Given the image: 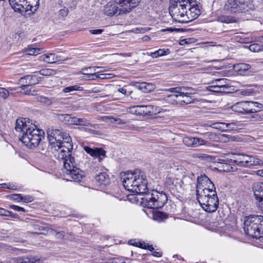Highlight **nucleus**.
<instances>
[{"label":"nucleus","mask_w":263,"mask_h":263,"mask_svg":"<svg viewBox=\"0 0 263 263\" xmlns=\"http://www.w3.org/2000/svg\"><path fill=\"white\" fill-rule=\"evenodd\" d=\"M234 68L238 74L242 76L253 72V70L251 69V66L249 64L245 63L236 64L234 66Z\"/></svg>","instance_id":"20"},{"label":"nucleus","mask_w":263,"mask_h":263,"mask_svg":"<svg viewBox=\"0 0 263 263\" xmlns=\"http://www.w3.org/2000/svg\"><path fill=\"white\" fill-rule=\"evenodd\" d=\"M12 8L16 12L22 13L30 11L34 13L37 9L39 0H9Z\"/></svg>","instance_id":"7"},{"label":"nucleus","mask_w":263,"mask_h":263,"mask_svg":"<svg viewBox=\"0 0 263 263\" xmlns=\"http://www.w3.org/2000/svg\"><path fill=\"white\" fill-rule=\"evenodd\" d=\"M155 219H163L167 218L166 214L163 212H158L154 215Z\"/></svg>","instance_id":"54"},{"label":"nucleus","mask_w":263,"mask_h":263,"mask_svg":"<svg viewBox=\"0 0 263 263\" xmlns=\"http://www.w3.org/2000/svg\"><path fill=\"white\" fill-rule=\"evenodd\" d=\"M196 194L197 199L202 198L203 196H205L208 198H211L213 197V196H217L215 186L214 188L209 187L203 190H200L199 191L198 190V191L196 192Z\"/></svg>","instance_id":"19"},{"label":"nucleus","mask_w":263,"mask_h":263,"mask_svg":"<svg viewBox=\"0 0 263 263\" xmlns=\"http://www.w3.org/2000/svg\"><path fill=\"white\" fill-rule=\"evenodd\" d=\"M138 109V114L151 115L153 112L152 105H137L134 106L132 109Z\"/></svg>","instance_id":"26"},{"label":"nucleus","mask_w":263,"mask_h":263,"mask_svg":"<svg viewBox=\"0 0 263 263\" xmlns=\"http://www.w3.org/2000/svg\"><path fill=\"white\" fill-rule=\"evenodd\" d=\"M58 119L69 125H76L77 117L72 116L70 114H59Z\"/></svg>","instance_id":"24"},{"label":"nucleus","mask_w":263,"mask_h":263,"mask_svg":"<svg viewBox=\"0 0 263 263\" xmlns=\"http://www.w3.org/2000/svg\"><path fill=\"white\" fill-rule=\"evenodd\" d=\"M43 51L42 48L28 47L26 49V53L28 55H36Z\"/></svg>","instance_id":"41"},{"label":"nucleus","mask_w":263,"mask_h":263,"mask_svg":"<svg viewBox=\"0 0 263 263\" xmlns=\"http://www.w3.org/2000/svg\"><path fill=\"white\" fill-rule=\"evenodd\" d=\"M184 88L183 87H178L174 88H171L168 89V91L172 92H175L178 93L177 95H180L183 93V91Z\"/></svg>","instance_id":"48"},{"label":"nucleus","mask_w":263,"mask_h":263,"mask_svg":"<svg viewBox=\"0 0 263 263\" xmlns=\"http://www.w3.org/2000/svg\"><path fill=\"white\" fill-rule=\"evenodd\" d=\"M153 255L156 257H160L162 255V253L154 250L153 251Z\"/></svg>","instance_id":"64"},{"label":"nucleus","mask_w":263,"mask_h":263,"mask_svg":"<svg viewBox=\"0 0 263 263\" xmlns=\"http://www.w3.org/2000/svg\"><path fill=\"white\" fill-rule=\"evenodd\" d=\"M204 138L213 141H218V135L212 132H207L203 134Z\"/></svg>","instance_id":"43"},{"label":"nucleus","mask_w":263,"mask_h":263,"mask_svg":"<svg viewBox=\"0 0 263 263\" xmlns=\"http://www.w3.org/2000/svg\"><path fill=\"white\" fill-rule=\"evenodd\" d=\"M0 187H2V188H7V189H8L14 190V189L12 187H11L10 186V185H8L6 183L0 184Z\"/></svg>","instance_id":"63"},{"label":"nucleus","mask_w":263,"mask_h":263,"mask_svg":"<svg viewBox=\"0 0 263 263\" xmlns=\"http://www.w3.org/2000/svg\"><path fill=\"white\" fill-rule=\"evenodd\" d=\"M146 243H145L144 242L138 241L137 247L145 249L146 248Z\"/></svg>","instance_id":"61"},{"label":"nucleus","mask_w":263,"mask_h":263,"mask_svg":"<svg viewBox=\"0 0 263 263\" xmlns=\"http://www.w3.org/2000/svg\"><path fill=\"white\" fill-rule=\"evenodd\" d=\"M47 134L49 149L55 159L63 161V173L74 181H81L85 177L84 173L75 166L72 154L73 145L69 134L57 129L48 131Z\"/></svg>","instance_id":"1"},{"label":"nucleus","mask_w":263,"mask_h":263,"mask_svg":"<svg viewBox=\"0 0 263 263\" xmlns=\"http://www.w3.org/2000/svg\"><path fill=\"white\" fill-rule=\"evenodd\" d=\"M85 151L94 158H98L101 161L106 156V152L102 148L96 147L90 148L87 146L84 147Z\"/></svg>","instance_id":"16"},{"label":"nucleus","mask_w":263,"mask_h":263,"mask_svg":"<svg viewBox=\"0 0 263 263\" xmlns=\"http://www.w3.org/2000/svg\"><path fill=\"white\" fill-rule=\"evenodd\" d=\"M254 8L252 0H227L224 9L231 12L242 13Z\"/></svg>","instance_id":"6"},{"label":"nucleus","mask_w":263,"mask_h":263,"mask_svg":"<svg viewBox=\"0 0 263 263\" xmlns=\"http://www.w3.org/2000/svg\"><path fill=\"white\" fill-rule=\"evenodd\" d=\"M234 162L240 166L249 167L260 164L261 161L252 156L243 154H233Z\"/></svg>","instance_id":"8"},{"label":"nucleus","mask_w":263,"mask_h":263,"mask_svg":"<svg viewBox=\"0 0 263 263\" xmlns=\"http://www.w3.org/2000/svg\"><path fill=\"white\" fill-rule=\"evenodd\" d=\"M103 120L106 121L107 120H110L111 123H116L117 124H124L126 123L124 120H122L119 118H114L111 116H105L103 117Z\"/></svg>","instance_id":"33"},{"label":"nucleus","mask_w":263,"mask_h":263,"mask_svg":"<svg viewBox=\"0 0 263 263\" xmlns=\"http://www.w3.org/2000/svg\"><path fill=\"white\" fill-rule=\"evenodd\" d=\"M254 195L258 200V209L263 213V182L254 183L253 186Z\"/></svg>","instance_id":"14"},{"label":"nucleus","mask_w":263,"mask_h":263,"mask_svg":"<svg viewBox=\"0 0 263 263\" xmlns=\"http://www.w3.org/2000/svg\"><path fill=\"white\" fill-rule=\"evenodd\" d=\"M114 77L112 73H99L98 77L101 79H107L112 78Z\"/></svg>","instance_id":"52"},{"label":"nucleus","mask_w":263,"mask_h":263,"mask_svg":"<svg viewBox=\"0 0 263 263\" xmlns=\"http://www.w3.org/2000/svg\"><path fill=\"white\" fill-rule=\"evenodd\" d=\"M249 49L252 52H258L260 50V46L258 44H253L249 46Z\"/></svg>","instance_id":"50"},{"label":"nucleus","mask_w":263,"mask_h":263,"mask_svg":"<svg viewBox=\"0 0 263 263\" xmlns=\"http://www.w3.org/2000/svg\"><path fill=\"white\" fill-rule=\"evenodd\" d=\"M197 147L200 146L205 145L207 146H210L211 145V143L201 138L197 137Z\"/></svg>","instance_id":"46"},{"label":"nucleus","mask_w":263,"mask_h":263,"mask_svg":"<svg viewBox=\"0 0 263 263\" xmlns=\"http://www.w3.org/2000/svg\"><path fill=\"white\" fill-rule=\"evenodd\" d=\"M228 80L227 79H217L214 80L213 82V84H215L219 86V87H221L222 90H224L227 92H229V89L230 88V86L228 84Z\"/></svg>","instance_id":"27"},{"label":"nucleus","mask_w":263,"mask_h":263,"mask_svg":"<svg viewBox=\"0 0 263 263\" xmlns=\"http://www.w3.org/2000/svg\"><path fill=\"white\" fill-rule=\"evenodd\" d=\"M96 182L100 185L107 184L109 182V178L108 175L105 173H100L97 175L95 177Z\"/></svg>","instance_id":"28"},{"label":"nucleus","mask_w":263,"mask_h":263,"mask_svg":"<svg viewBox=\"0 0 263 263\" xmlns=\"http://www.w3.org/2000/svg\"><path fill=\"white\" fill-rule=\"evenodd\" d=\"M221 87H219L218 85L214 84V85H210L207 87V89L211 92L217 93H227L224 90H222Z\"/></svg>","instance_id":"37"},{"label":"nucleus","mask_w":263,"mask_h":263,"mask_svg":"<svg viewBox=\"0 0 263 263\" xmlns=\"http://www.w3.org/2000/svg\"><path fill=\"white\" fill-rule=\"evenodd\" d=\"M17 89V88H9L10 91H11L10 92L9 90L4 88L0 87V97L4 99H6L9 97V96L13 95L14 94L12 91L16 90Z\"/></svg>","instance_id":"30"},{"label":"nucleus","mask_w":263,"mask_h":263,"mask_svg":"<svg viewBox=\"0 0 263 263\" xmlns=\"http://www.w3.org/2000/svg\"><path fill=\"white\" fill-rule=\"evenodd\" d=\"M39 73L44 76H51L57 74V70L51 68L42 69L39 71Z\"/></svg>","instance_id":"35"},{"label":"nucleus","mask_w":263,"mask_h":263,"mask_svg":"<svg viewBox=\"0 0 263 263\" xmlns=\"http://www.w3.org/2000/svg\"><path fill=\"white\" fill-rule=\"evenodd\" d=\"M192 156L194 158H198L200 160H205L208 159L210 157V156L205 155V154H201L198 153H194L192 155Z\"/></svg>","instance_id":"49"},{"label":"nucleus","mask_w":263,"mask_h":263,"mask_svg":"<svg viewBox=\"0 0 263 263\" xmlns=\"http://www.w3.org/2000/svg\"><path fill=\"white\" fill-rule=\"evenodd\" d=\"M102 85H98L97 86L93 87L91 90H89V93H99L102 90Z\"/></svg>","instance_id":"55"},{"label":"nucleus","mask_w":263,"mask_h":263,"mask_svg":"<svg viewBox=\"0 0 263 263\" xmlns=\"http://www.w3.org/2000/svg\"><path fill=\"white\" fill-rule=\"evenodd\" d=\"M55 236L57 239H63L65 236V232L64 231L56 232Z\"/></svg>","instance_id":"58"},{"label":"nucleus","mask_w":263,"mask_h":263,"mask_svg":"<svg viewBox=\"0 0 263 263\" xmlns=\"http://www.w3.org/2000/svg\"><path fill=\"white\" fill-rule=\"evenodd\" d=\"M39 60L41 61H43L49 64H53L61 61L60 56L52 53L43 54L39 57Z\"/></svg>","instance_id":"22"},{"label":"nucleus","mask_w":263,"mask_h":263,"mask_svg":"<svg viewBox=\"0 0 263 263\" xmlns=\"http://www.w3.org/2000/svg\"><path fill=\"white\" fill-rule=\"evenodd\" d=\"M37 102L44 106H49L56 104L58 99L55 97L48 98L44 96H38L35 97Z\"/></svg>","instance_id":"21"},{"label":"nucleus","mask_w":263,"mask_h":263,"mask_svg":"<svg viewBox=\"0 0 263 263\" xmlns=\"http://www.w3.org/2000/svg\"><path fill=\"white\" fill-rule=\"evenodd\" d=\"M37 259L35 257H7L6 263H35Z\"/></svg>","instance_id":"17"},{"label":"nucleus","mask_w":263,"mask_h":263,"mask_svg":"<svg viewBox=\"0 0 263 263\" xmlns=\"http://www.w3.org/2000/svg\"><path fill=\"white\" fill-rule=\"evenodd\" d=\"M242 102L236 103L232 106V110L235 112L244 114L243 107H242Z\"/></svg>","instance_id":"40"},{"label":"nucleus","mask_w":263,"mask_h":263,"mask_svg":"<svg viewBox=\"0 0 263 263\" xmlns=\"http://www.w3.org/2000/svg\"><path fill=\"white\" fill-rule=\"evenodd\" d=\"M242 107H243L244 114H249L251 113L252 110V101H242Z\"/></svg>","instance_id":"36"},{"label":"nucleus","mask_w":263,"mask_h":263,"mask_svg":"<svg viewBox=\"0 0 263 263\" xmlns=\"http://www.w3.org/2000/svg\"><path fill=\"white\" fill-rule=\"evenodd\" d=\"M68 9L66 7H64L63 9H61L59 11V15H61L62 17H65L68 15Z\"/></svg>","instance_id":"57"},{"label":"nucleus","mask_w":263,"mask_h":263,"mask_svg":"<svg viewBox=\"0 0 263 263\" xmlns=\"http://www.w3.org/2000/svg\"><path fill=\"white\" fill-rule=\"evenodd\" d=\"M0 215L6 217H10L12 218H17L18 216L16 214H13L11 212L0 208Z\"/></svg>","instance_id":"38"},{"label":"nucleus","mask_w":263,"mask_h":263,"mask_svg":"<svg viewBox=\"0 0 263 263\" xmlns=\"http://www.w3.org/2000/svg\"><path fill=\"white\" fill-rule=\"evenodd\" d=\"M138 175L140 176L137 178L135 187L132 192L138 194H144L145 196L142 198L143 202L145 206L149 209H159L163 206L167 200V197L163 192H158L153 190L151 193H147V181L144 173L139 170Z\"/></svg>","instance_id":"2"},{"label":"nucleus","mask_w":263,"mask_h":263,"mask_svg":"<svg viewBox=\"0 0 263 263\" xmlns=\"http://www.w3.org/2000/svg\"><path fill=\"white\" fill-rule=\"evenodd\" d=\"M41 79V77H37L35 75H27L20 79V82L23 84L21 88L26 91V95H32L33 93L31 92L30 89H28L29 87L38 84Z\"/></svg>","instance_id":"10"},{"label":"nucleus","mask_w":263,"mask_h":263,"mask_svg":"<svg viewBox=\"0 0 263 263\" xmlns=\"http://www.w3.org/2000/svg\"><path fill=\"white\" fill-rule=\"evenodd\" d=\"M99 67H88L86 68H84L81 70V73L83 74L88 76H95V73H93L95 71H96L97 68H99Z\"/></svg>","instance_id":"34"},{"label":"nucleus","mask_w":263,"mask_h":263,"mask_svg":"<svg viewBox=\"0 0 263 263\" xmlns=\"http://www.w3.org/2000/svg\"><path fill=\"white\" fill-rule=\"evenodd\" d=\"M173 96H175L176 98L180 99L179 100V103L180 105H186L193 102V99L189 96L185 94L176 95Z\"/></svg>","instance_id":"29"},{"label":"nucleus","mask_w":263,"mask_h":263,"mask_svg":"<svg viewBox=\"0 0 263 263\" xmlns=\"http://www.w3.org/2000/svg\"><path fill=\"white\" fill-rule=\"evenodd\" d=\"M131 85L144 93H148L155 89V85L151 83L133 82Z\"/></svg>","instance_id":"18"},{"label":"nucleus","mask_w":263,"mask_h":263,"mask_svg":"<svg viewBox=\"0 0 263 263\" xmlns=\"http://www.w3.org/2000/svg\"><path fill=\"white\" fill-rule=\"evenodd\" d=\"M138 171L139 170H136L134 172H128L125 174L122 182L126 190L132 192V189L135 187L136 180L140 177L138 175Z\"/></svg>","instance_id":"11"},{"label":"nucleus","mask_w":263,"mask_h":263,"mask_svg":"<svg viewBox=\"0 0 263 263\" xmlns=\"http://www.w3.org/2000/svg\"><path fill=\"white\" fill-rule=\"evenodd\" d=\"M187 4L184 2H170L169 13L173 19L179 23H188Z\"/></svg>","instance_id":"5"},{"label":"nucleus","mask_w":263,"mask_h":263,"mask_svg":"<svg viewBox=\"0 0 263 263\" xmlns=\"http://www.w3.org/2000/svg\"><path fill=\"white\" fill-rule=\"evenodd\" d=\"M114 3L120 9L119 13H126L137 5L136 0H113Z\"/></svg>","instance_id":"13"},{"label":"nucleus","mask_w":263,"mask_h":263,"mask_svg":"<svg viewBox=\"0 0 263 263\" xmlns=\"http://www.w3.org/2000/svg\"><path fill=\"white\" fill-rule=\"evenodd\" d=\"M252 111L251 113L257 112H259L263 109V105L261 103H259L256 102L252 101Z\"/></svg>","instance_id":"45"},{"label":"nucleus","mask_w":263,"mask_h":263,"mask_svg":"<svg viewBox=\"0 0 263 263\" xmlns=\"http://www.w3.org/2000/svg\"><path fill=\"white\" fill-rule=\"evenodd\" d=\"M245 233L256 239L263 237V216L250 215L244 221Z\"/></svg>","instance_id":"4"},{"label":"nucleus","mask_w":263,"mask_h":263,"mask_svg":"<svg viewBox=\"0 0 263 263\" xmlns=\"http://www.w3.org/2000/svg\"><path fill=\"white\" fill-rule=\"evenodd\" d=\"M186 3L187 4V10L189 22H191L200 15V6L196 1L186 0Z\"/></svg>","instance_id":"12"},{"label":"nucleus","mask_w":263,"mask_h":263,"mask_svg":"<svg viewBox=\"0 0 263 263\" xmlns=\"http://www.w3.org/2000/svg\"><path fill=\"white\" fill-rule=\"evenodd\" d=\"M218 141L220 140L223 142H227L229 140V137L228 135L224 134H218Z\"/></svg>","instance_id":"53"},{"label":"nucleus","mask_w":263,"mask_h":263,"mask_svg":"<svg viewBox=\"0 0 263 263\" xmlns=\"http://www.w3.org/2000/svg\"><path fill=\"white\" fill-rule=\"evenodd\" d=\"M214 184L208 178L205 174H201L197 177V183L196 186V192L198 190H203L209 187L214 188Z\"/></svg>","instance_id":"15"},{"label":"nucleus","mask_w":263,"mask_h":263,"mask_svg":"<svg viewBox=\"0 0 263 263\" xmlns=\"http://www.w3.org/2000/svg\"><path fill=\"white\" fill-rule=\"evenodd\" d=\"M169 52L170 51L168 49H166V50H165L164 49H160L155 52L151 53L150 55L153 58H155L160 56L167 54H168Z\"/></svg>","instance_id":"39"},{"label":"nucleus","mask_w":263,"mask_h":263,"mask_svg":"<svg viewBox=\"0 0 263 263\" xmlns=\"http://www.w3.org/2000/svg\"><path fill=\"white\" fill-rule=\"evenodd\" d=\"M192 137L186 136L183 138V143L186 145L187 146H192Z\"/></svg>","instance_id":"51"},{"label":"nucleus","mask_w":263,"mask_h":263,"mask_svg":"<svg viewBox=\"0 0 263 263\" xmlns=\"http://www.w3.org/2000/svg\"><path fill=\"white\" fill-rule=\"evenodd\" d=\"M93 73H95V76H87V78L88 80H96L97 79L99 78V77H98L99 75V72H96V71H95L94 72H93Z\"/></svg>","instance_id":"60"},{"label":"nucleus","mask_w":263,"mask_h":263,"mask_svg":"<svg viewBox=\"0 0 263 263\" xmlns=\"http://www.w3.org/2000/svg\"><path fill=\"white\" fill-rule=\"evenodd\" d=\"M76 125L94 127V125L90 123V121L84 118L77 117Z\"/></svg>","instance_id":"32"},{"label":"nucleus","mask_w":263,"mask_h":263,"mask_svg":"<svg viewBox=\"0 0 263 263\" xmlns=\"http://www.w3.org/2000/svg\"><path fill=\"white\" fill-rule=\"evenodd\" d=\"M197 200L202 208L206 212H215L219 205V199L217 196H213L211 198L203 196L202 198Z\"/></svg>","instance_id":"9"},{"label":"nucleus","mask_w":263,"mask_h":263,"mask_svg":"<svg viewBox=\"0 0 263 263\" xmlns=\"http://www.w3.org/2000/svg\"><path fill=\"white\" fill-rule=\"evenodd\" d=\"M15 129L19 133L20 140L29 148L38 146L44 137V130L37 128L29 118L17 119Z\"/></svg>","instance_id":"3"},{"label":"nucleus","mask_w":263,"mask_h":263,"mask_svg":"<svg viewBox=\"0 0 263 263\" xmlns=\"http://www.w3.org/2000/svg\"><path fill=\"white\" fill-rule=\"evenodd\" d=\"M9 208L17 212H26V210L22 208L15 205H10Z\"/></svg>","instance_id":"56"},{"label":"nucleus","mask_w":263,"mask_h":263,"mask_svg":"<svg viewBox=\"0 0 263 263\" xmlns=\"http://www.w3.org/2000/svg\"><path fill=\"white\" fill-rule=\"evenodd\" d=\"M193 147H197V137H192V146Z\"/></svg>","instance_id":"62"},{"label":"nucleus","mask_w":263,"mask_h":263,"mask_svg":"<svg viewBox=\"0 0 263 263\" xmlns=\"http://www.w3.org/2000/svg\"><path fill=\"white\" fill-rule=\"evenodd\" d=\"M177 165L176 164V163L174 161L171 160H165L164 161V164L163 165V167H164V169L166 170H177Z\"/></svg>","instance_id":"31"},{"label":"nucleus","mask_w":263,"mask_h":263,"mask_svg":"<svg viewBox=\"0 0 263 263\" xmlns=\"http://www.w3.org/2000/svg\"><path fill=\"white\" fill-rule=\"evenodd\" d=\"M211 126L217 129L226 131L234 129L236 127V124L234 123L216 122L213 123Z\"/></svg>","instance_id":"23"},{"label":"nucleus","mask_w":263,"mask_h":263,"mask_svg":"<svg viewBox=\"0 0 263 263\" xmlns=\"http://www.w3.org/2000/svg\"><path fill=\"white\" fill-rule=\"evenodd\" d=\"M183 88H184V90L183 91V94L187 95L190 96V95L195 94L196 93V90L191 87H183Z\"/></svg>","instance_id":"47"},{"label":"nucleus","mask_w":263,"mask_h":263,"mask_svg":"<svg viewBox=\"0 0 263 263\" xmlns=\"http://www.w3.org/2000/svg\"><path fill=\"white\" fill-rule=\"evenodd\" d=\"M89 32L92 34H101L103 31V29H92L89 30Z\"/></svg>","instance_id":"59"},{"label":"nucleus","mask_w":263,"mask_h":263,"mask_svg":"<svg viewBox=\"0 0 263 263\" xmlns=\"http://www.w3.org/2000/svg\"><path fill=\"white\" fill-rule=\"evenodd\" d=\"M14 196L16 197L15 200H20L24 202L28 203L32 201V197L29 196H23L21 194H16Z\"/></svg>","instance_id":"42"},{"label":"nucleus","mask_w":263,"mask_h":263,"mask_svg":"<svg viewBox=\"0 0 263 263\" xmlns=\"http://www.w3.org/2000/svg\"><path fill=\"white\" fill-rule=\"evenodd\" d=\"M120 9L115 3H108L104 8V13L108 16H112L114 15H120L122 13H119Z\"/></svg>","instance_id":"25"},{"label":"nucleus","mask_w":263,"mask_h":263,"mask_svg":"<svg viewBox=\"0 0 263 263\" xmlns=\"http://www.w3.org/2000/svg\"><path fill=\"white\" fill-rule=\"evenodd\" d=\"M82 90L83 88L82 87H80L78 85H73L65 87L63 89V92L65 93H68L73 91H82Z\"/></svg>","instance_id":"44"}]
</instances>
